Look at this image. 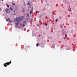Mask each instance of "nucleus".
Instances as JSON below:
<instances>
[{"instance_id": "f3484780", "label": "nucleus", "mask_w": 77, "mask_h": 77, "mask_svg": "<svg viewBox=\"0 0 77 77\" xmlns=\"http://www.w3.org/2000/svg\"><path fill=\"white\" fill-rule=\"evenodd\" d=\"M45 25L46 26H47V23L45 24Z\"/></svg>"}, {"instance_id": "412c9836", "label": "nucleus", "mask_w": 77, "mask_h": 77, "mask_svg": "<svg viewBox=\"0 0 77 77\" xmlns=\"http://www.w3.org/2000/svg\"><path fill=\"white\" fill-rule=\"evenodd\" d=\"M0 11H2V9H1V8H0Z\"/></svg>"}, {"instance_id": "6e6552de", "label": "nucleus", "mask_w": 77, "mask_h": 77, "mask_svg": "<svg viewBox=\"0 0 77 77\" xmlns=\"http://www.w3.org/2000/svg\"><path fill=\"white\" fill-rule=\"evenodd\" d=\"M58 19H56L55 21L56 22H57V21H58Z\"/></svg>"}, {"instance_id": "b1692460", "label": "nucleus", "mask_w": 77, "mask_h": 77, "mask_svg": "<svg viewBox=\"0 0 77 77\" xmlns=\"http://www.w3.org/2000/svg\"><path fill=\"white\" fill-rule=\"evenodd\" d=\"M11 26H12V24H11Z\"/></svg>"}, {"instance_id": "423d86ee", "label": "nucleus", "mask_w": 77, "mask_h": 77, "mask_svg": "<svg viewBox=\"0 0 77 77\" xmlns=\"http://www.w3.org/2000/svg\"><path fill=\"white\" fill-rule=\"evenodd\" d=\"M6 5H7V8H9V6L8 5V4H6Z\"/></svg>"}, {"instance_id": "f8f14e48", "label": "nucleus", "mask_w": 77, "mask_h": 77, "mask_svg": "<svg viewBox=\"0 0 77 77\" xmlns=\"http://www.w3.org/2000/svg\"><path fill=\"white\" fill-rule=\"evenodd\" d=\"M65 37L66 38V37H67V35H65Z\"/></svg>"}, {"instance_id": "0eeeda50", "label": "nucleus", "mask_w": 77, "mask_h": 77, "mask_svg": "<svg viewBox=\"0 0 77 77\" xmlns=\"http://www.w3.org/2000/svg\"><path fill=\"white\" fill-rule=\"evenodd\" d=\"M60 27L61 28H63V26L62 25H61L60 26Z\"/></svg>"}, {"instance_id": "6ab92c4d", "label": "nucleus", "mask_w": 77, "mask_h": 77, "mask_svg": "<svg viewBox=\"0 0 77 77\" xmlns=\"http://www.w3.org/2000/svg\"><path fill=\"white\" fill-rule=\"evenodd\" d=\"M18 28L19 29H20V27H19Z\"/></svg>"}, {"instance_id": "9d476101", "label": "nucleus", "mask_w": 77, "mask_h": 77, "mask_svg": "<svg viewBox=\"0 0 77 77\" xmlns=\"http://www.w3.org/2000/svg\"><path fill=\"white\" fill-rule=\"evenodd\" d=\"M39 45V43H38L37 44H36V46L37 47H38V45Z\"/></svg>"}, {"instance_id": "9b49d317", "label": "nucleus", "mask_w": 77, "mask_h": 77, "mask_svg": "<svg viewBox=\"0 0 77 77\" xmlns=\"http://www.w3.org/2000/svg\"><path fill=\"white\" fill-rule=\"evenodd\" d=\"M26 23H27V22H23V23H24V24H26Z\"/></svg>"}, {"instance_id": "a878e982", "label": "nucleus", "mask_w": 77, "mask_h": 77, "mask_svg": "<svg viewBox=\"0 0 77 77\" xmlns=\"http://www.w3.org/2000/svg\"><path fill=\"white\" fill-rule=\"evenodd\" d=\"M2 1H3V0H1Z\"/></svg>"}, {"instance_id": "dca6fc26", "label": "nucleus", "mask_w": 77, "mask_h": 77, "mask_svg": "<svg viewBox=\"0 0 77 77\" xmlns=\"http://www.w3.org/2000/svg\"><path fill=\"white\" fill-rule=\"evenodd\" d=\"M27 17H29V14H28L27 15Z\"/></svg>"}, {"instance_id": "f03ea898", "label": "nucleus", "mask_w": 77, "mask_h": 77, "mask_svg": "<svg viewBox=\"0 0 77 77\" xmlns=\"http://www.w3.org/2000/svg\"><path fill=\"white\" fill-rule=\"evenodd\" d=\"M5 11L7 12V13H9L10 12L9 11V9L6 8L5 9Z\"/></svg>"}, {"instance_id": "7ed1b4c3", "label": "nucleus", "mask_w": 77, "mask_h": 77, "mask_svg": "<svg viewBox=\"0 0 77 77\" xmlns=\"http://www.w3.org/2000/svg\"><path fill=\"white\" fill-rule=\"evenodd\" d=\"M10 20V19H9V18H7L6 20L7 21H9V22L10 23H11V21Z\"/></svg>"}, {"instance_id": "4468645a", "label": "nucleus", "mask_w": 77, "mask_h": 77, "mask_svg": "<svg viewBox=\"0 0 77 77\" xmlns=\"http://www.w3.org/2000/svg\"><path fill=\"white\" fill-rule=\"evenodd\" d=\"M16 26H18V23H16Z\"/></svg>"}, {"instance_id": "39448f33", "label": "nucleus", "mask_w": 77, "mask_h": 77, "mask_svg": "<svg viewBox=\"0 0 77 77\" xmlns=\"http://www.w3.org/2000/svg\"><path fill=\"white\" fill-rule=\"evenodd\" d=\"M26 5H30V2H28Z\"/></svg>"}, {"instance_id": "aec40b11", "label": "nucleus", "mask_w": 77, "mask_h": 77, "mask_svg": "<svg viewBox=\"0 0 77 77\" xmlns=\"http://www.w3.org/2000/svg\"><path fill=\"white\" fill-rule=\"evenodd\" d=\"M13 5H15V3H13Z\"/></svg>"}, {"instance_id": "2eb2a0df", "label": "nucleus", "mask_w": 77, "mask_h": 77, "mask_svg": "<svg viewBox=\"0 0 77 77\" xmlns=\"http://www.w3.org/2000/svg\"><path fill=\"white\" fill-rule=\"evenodd\" d=\"M69 11H71V9H69Z\"/></svg>"}, {"instance_id": "1a4fd4ad", "label": "nucleus", "mask_w": 77, "mask_h": 77, "mask_svg": "<svg viewBox=\"0 0 77 77\" xmlns=\"http://www.w3.org/2000/svg\"><path fill=\"white\" fill-rule=\"evenodd\" d=\"M10 9H11V11H13L12 8H10Z\"/></svg>"}, {"instance_id": "ddd939ff", "label": "nucleus", "mask_w": 77, "mask_h": 77, "mask_svg": "<svg viewBox=\"0 0 77 77\" xmlns=\"http://www.w3.org/2000/svg\"><path fill=\"white\" fill-rule=\"evenodd\" d=\"M24 26H25V24H23V25L22 26V27H24Z\"/></svg>"}, {"instance_id": "a211bd4d", "label": "nucleus", "mask_w": 77, "mask_h": 77, "mask_svg": "<svg viewBox=\"0 0 77 77\" xmlns=\"http://www.w3.org/2000/svg\"><path fill=\"white\" fill-rule=\"evenodd\" d=\"M36 14H38V11H36Z\"/></svg>"}, {"instance_id": "bb28decb", "label": "nucleus", "mask_w": 77, "mask_h": 77, "mask_svg": "<svg viewBox=\"0 0 77 77\" xmlns=\"http://www.w3.org/2000/svg\"><path fill=\"white\" fill-rule=\"evenodd\" d=\"M28 11H29V10H28Z\"/></svg>"}, {"instance_id": "5701e85b", "label": "nucleus", "mask_w": 77, "mask_h": 77, "mask_svg": "<svg viewBox=\"0 0 77 77\" xmlns=\"http://www.w3.org/2000/svg\"><path fill=\"white\" fill-rule=\"evenodd\" d=\"M38 26H39V25L38 24Z\"/></svg>"}, {"instance_id": "393cba45", "label": "nucleus", "mask_w": 77, "mask_h": 77, "mask_svg": "<svg viewBox=\"0 0 77 77\" xmlns=\"http://www.w3.org/2000/svg\"><path fill=\"white\" fill-rule=\"evenodd\" d=\"M14 12H15V10H14Z\"/></svg>"}, {"instance_id": "f257e3e1", "label": "nucleus", "mask_w": 77, "mask_h": 77, "mask_svg": "<svg viewBox=\"0 0 77 77\" xmlns=\"http://www.w3.org/2000/svg\"><path fill=\"white\" fill-rule=\"evenodd\" d=\"M11 62H12L11 60L9 62H7L6 63H5L4 64V66L5 67H6V66H7L8 65H9L11 63Z\"/></svg>"}, {"instance_id": "20e7f679", "label": "nucleus", "mask_w": 77, "mask_h": 77, "mask_svg": "<svg viewBox=\"0 0 77 77\" xmlns=\"http://www.w3.org/2000/svg\"><path fill=\"white\" fill-rule=\"evenodd\" d=\"M31 11H30V12H29V14H32V11H33V8H32V9H31Z\"/></svg>"}, {"instance_id": "4be33fe9", "label": "nucleus", "mask_w": 77, "mask_h": 77, "mask_svg": "<svg viewBox=\"0 0 77 77\" xmlns=\"http://www.w3.org/2000/svg\"><path fill=\"white\" fill-rule=\"evenodd\" d=\"M13 4H14V3H13V2H12V3H11V4H12V5H13Z\"/></svg>"}]
</instances>
